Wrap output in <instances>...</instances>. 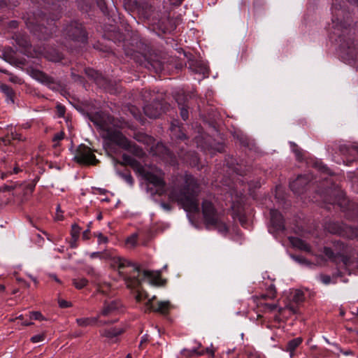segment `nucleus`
Segmentation results:
<instances>
[{"label":"nucleus","instance_id":"nucleus-1","mask_svg":"<svg viewBox=\"0 0 358 358\" xmlns=\"http://www.w3.org/2000/svg\"><path fill=\"white\" fill-rule=\"evenodd\" d=\"M332 34L337 37L341 49L350 57L354 56V41L350 28L351 20L349 14L341 4L334 2L331 7Z\"/></svg>","mask_w":358,"mask_h":358},{"label":"nucleus","instance_id":"nucleus-2","mask_svg":"<svg viewBox=\"0 0 358 358\" xmlns=\"http://www.w3.org/2000/svg\"><path fill=\"white\" fill-rule=\"evenodd\" d=\"M90 120L103 131V138L115 143L123 149L129 150L138 157H141L143 155V151L141 148L136 145L131 144L119 130L114 128L120 127V125L115 123L111 117L94 115L92 117Z\"/></svg>","mask_w":358,"mask_h":358},{"label":"nucleus","instance_id":"nucleus-3","mask_svg":"<svg viewBox=\"0 0 358 358\" xmlns=\"http://www.w3.org/2000/svg\"><path fill=\"white\" fill-rule=\"evenodd\" d=\"M199 185L195 178L186 174L185 185L182 188H173L169 194V199L177 201L187 212L198 213L199 211L197 195Z\"/></svg>","mask_w":358,"mask_h":358},{"label":"nucleus","instance_id":"nucleus-4","mask_svg":"<svg viewBox=\"0 0 358 358\" xmlns=\"http://www.w3.org/2000/svg\"><path fill=\"white\" fill-rule=\"evenodd\" d=\"M202 213L207 228L213 227L222 234L227 232L228 228L222 215L217 212L211 201L207 199L203 201Z\"/></svg>","mask_w":358,"mask_h":358},{"label":"nucleus","instance_id":"nucleus-5","mask_svg":"<svg viewBox=\"0 0 358 358\" xmlns=\"http://www.w3.org/2000/svg\"><path fill=\"white\" fill-rule=\"evenodd\" d=\"M110 265L114 269L118 271L119 274L124 279L127 286L135 287L140 283V280L138 278L130 277L127 272L124 271L126 268L131 266L133 268L134 271L139 273L141 268L138 266L120 257L112 258Z\"/></svg>","mask_w":358,"mask_h":358},{"label":"nucleus","instance_id":"nucleus-6","mask_svg":"<svg viewBox=\"0 0 358 358\" xmlns=\"http://www.w3.org/2000/svg\"><path fill=\"white\" fill-rule=\"evenodd\" d=\"M135 298L137 302H141L142 300L148 299V301L145 303L147 309L162 315H167L172 308L169 301H158L155 303L156 296L149 298L148 294L143 290L138 291Z\"/></svg>","mask_w":358,"mask_h":358},{"label":"nucleus","instance_id":"nucleus-7","mask_svg":"<svg viewBox=\"0 0 358 358\" xmlns=\"http://www.w3.org/2000/svg\"><path fill=\"white\" fill-rule=\"evenodd\" d=\"M66 37L71 40L85 43L87 41V35L83 25L78 22H72L67 24L64 29Z\"/></svg>","mask_w":358,"mask_h":358},{"label":"nucleus","instance_id":"nucleus-8","mask_svg":"<svg viewBox=\"0 0 358 358\" xmlns=\"http://www.w3.org/2000/svg\"><path fill=\"white\" fill-rule=\"evenodd\" d=\"M154 1H143L137 7L138 12L143 17L157 24L159 21L160 14L156 10Z\"/></svg>","mask_w":358,"mask_h":358},{"label":"nucleus","instance_id":"nucleus-9","mask_svg":"<svg viewBox=\"0 0 358 358\" xmlns=\"http://www.w3.org/2000/svg\"><path fill=\"white\" fill-rule=\"evenodd\" d=\"M327 229L331 234H338L348 238H353L358 236V229L351 226L337 222H329L327 227Z\"/></svg>","mask_w":358,"mask_h":358},{"label":"nucleus","instance_id":"nucleus-10","mask_svg":"<svg viewBox=\"0 0 358 358\" xmlns=\"http://www.w3.org/2000/svg\"><path fill=\"white\" fill-rule=\"evenodd\" d=\"M123 311V305L118 299L114 300H105L103 306L98 313L97 316L99 317L113 316Z\"/></svg>","mask_w":358,"mask_h":358},{"label":"nucleus","instance_id":"nucleus-11","mask_svg":"<svg viewBox=\"0 0 358 358\" xmlns=\"http://www.w3.org/2000/svg\"><path fill=\"white\" fill-rule=\"evenodd\" d=\"M169 108V104L164 101L156 100L143 108L145 115L150 118H157Z\"/></svg>","mask_w":358,"mask_h":358},{"label":"nucleus","instance_id":"nucleus-12","mask_svg":"<svg viewBox=\"0 0 358 358\" xmlns=\"http://www.w3.org/2000/svg\"><path fill=\"white\" fill-rule=\"evenodd\" d=\"M74 159L77 162L83 164H95L97 162L91 149L85 145L78 146Z\"/></svg>","mask_w":358,"mask_h":358},{"label":"nucleus","instance_id":"nucleus-13","mask_svg":"<svg viewBox=\"0 0 358 358\" xmlns=\"http://www.w3.org/2000/svg\"><path fill=\"white\" fill-rule=\"evenodd\" d=\"M323 253L331 262H334L336 264L342 263L345 267L350 266L353 263L352 260L349 257L345 256L341 252H336L331 248L328 247L324 248Z\"/></svg>","mask_w":358,"mask_h":358},{"label":"nucleus","instance_id":"nucleus-14","mask_svg":"<svg viewBox=\"0 0 358 358\" xmlns=\"http://www.w3.org/2000/svg\"><path fill=\"white\" fill-rule=\"evenodd\" d=\"M145 178L157 188L155 194L162 195L164 192L165 182L161 176L148 172L145 175Z\"/></svg>","mask_w":358,"mask_h":358},{"label":"nucleus","instance_id":"nucleus-15","mask_svg":"<svg viewBox=\"0 0 358 358\" xmlns=\"http://www.w3.org/2000/svg\"><path fill=\"white\" fill-rule=\"evenodd\" d=\"M309 182L308 176H299L296 180L290 182L289 187L295 194H301Z\"/></svg>","mask_w":358,"mask_h":358},{"label":"nucleus","instance_id":"nucleus-16","mask_svg":"<svg viewBox=\"0 0 358 358\" xmlns=\"http://www.w3.org/2000/svg\"><path fill=\"white\" fill-rule=\"evenodd\" d=\"M271 224L275 231L284 229V221L282 215L277 210L272 209L270 211Z\"/></svg>","mask_w":358,"mask_h":358},{"label":"nucleus","instance_id":"nucleus-17","mask_svg":"<svg viewBox=\"0 0 358 358\" xmlns=\"http://www.w3.org/2000/svg\"><path fill=\"white\" fill-rule=\"evenodd\" d=\"M143 277L149 279L150 284L156 286L162 285V279L160 278L159 271H152L144 270L143 272Z\"/></svg>","mask_w":358,"mask_h":358},{"label":"nucleus","instance_id":"nucleus-18","mask_svg":"<svg viewBox=\"0 0 358 358\" xmlns=\"http://www.w3.org/2000/svg\"><path fill=\"white\" fill-rule=\"evenodd\" d=\"M289 241L294 247L299 248V250L306 252L310 251V245L301 238H299L297 237H291L289 238Z\"/></svg>","mask_w":358,"mask_h":358},{"label":"nucleus","instance_id":"nucleus-19","mask_svg":"<svg viewBox=\"0 0 358 358\" xmlns=\"http://www.w3.org/2000/svg\"><path fill=\"white\" fill-rule=\"evenodd\" d=\"M120 164L121 165H129L133 168L138 167L140 166L139 162L136 159L126 154L122 155V162H120L116 160L115 164Z\"/></svg>","mask_w":358,"mask_h":358},{"label":"nucleus","instance_id":"nucleus-20","mask_svg":"<svg viewBox=\"0 0 358 358\" xmlns=\"http://www.w3.org/2000/svg\"><path fill=\"white\" fill-rule=\"evenodd\" d=\"M34 76L36 80H38L42 83L46 85H51L55 83L54 79L50 77L49 76H48L42 71H36V72H34Z\"/></svg>","mask_w":358,"mask_h":358},{"label":"nucleus","instance_id":"nucleus-21","mask_svg":"<svg viewBox=\"0 0 358 358\" xmlns=\"http://www.w3.org/2000/svg\"><path fill=\"white\" fill-rule=\"evenodd\" d=\"M124 332V330L120 328H111L110 329H105L101 331V335L108 338L116 337Z\"/></svg>","mask_w":358,"mask_h":358},{"label":"nucleus","instance_id":"nucleus-22","mask_svg":"<svg viewBox=\"0 0 358 358\" xmlns=\"http://www.w3.org/2000/svg\"><path fill=\"white\" fill-rule=\"evenodd\" d=\"M302 341L303 339L301 337L295 338L289 341L287 344L286 350L290 353L291 356H292L294 350L299 345H301Z\"/></svg>","mask_w":358,"mask_h":358},{"label":"nucleus","instance_id":"nucleus-23","mask_svg":"<svg viewBox=\"0 0 358 358\" xmlns=\"http://www.w3.org/2000/svg\"><path fill=\"white\" fill-rule=\"evenodd\" d=\"M39 29L42 34L41 37L43 39H46L48 37H50L55 32H56L57 27L55 26L50 24V27L48 28L45 27L43 24H41Z\"/></svg>","mask_w":358,"mask_h":358},{"label":"nucleus","instance_id":"nucleus-24","mask_svg":"<svg viewBox=\"0 0 358 358\" xmlns=\"http://www.w3.org/2000/svg\"><path fill=\"white\" fill-rule=\"evenodd\" d=\"M45 57L48 59L54 62H60L63 59L62 54L58 50L54 49L47 51L45 53Z\"/></svg>","mask_w":358,"mask_h":358},{"label":"nucleus","instance_id":"nucleus-25","mask_svg":"<svg viewBox=\"0 0 358 358\" xmlns=\"http://www.w3.org/2000/svg\"><path fill=\"white\" fill-rule=\"evenodd\" d=\"M0 90L6 96L7 101L13 103L14 92L13 89L10 86L3 84L1 85Z\"/></svg>","mask_w":358,"mask_h":358},{"label":"nucleus","instance_id":"nucleus-26","mask_svg":"<svg viewBox=\"0 0 358 358\" xmlns=\"http://www.w3.org/2000/svg\"><path fill=\"white\" fill-rule=\"evenodd\" d=\"M99 317L78 318L76 320L77 324L80 327H87L94 324L98 322Z\"/></svg>","mask_w":358,"mask_h":358},{"label":"nucleus","instance_id":"nucleus-27","mask_svg":"<svg viewBox=\"0 0 358 358\" xmlns=\"http://www.w3.org/2000/svg\"><path fill=\"white\" fill-rule=\"evenodd\" d=\"M180 109V115L183 120H187L189 117L188 106L185 103H182L178 98H176Z\"/></svg>","mask_w":358,"mask_h":358},{"label":"nucleus","instance_id":"nucleus-28","mask_svg":"<svg viewBox=\"0 0 358 358\" xmlns=\"http://www.w3.org/2000/svg\"><path fill=\"white\" fill-rule=\"evenodd\" d=\"M148 69H152L156 73L161 72L164 69V65L159 61H155L153 62H148L145 64Z\"/></svg>","mask_w":358,"mask_h":358},{"label":"nucleus","instance_id":"nucleus-29","mask_svg":"<svg viewBox=\"0 0 358 358\" xmlns=\"http://www.w3.org/2000/svg\"><path fill=\"white\" fill-rule=\"evenodd\" d=\"M80 227L77 224H73L71 226V235L72 239H74V242H76L80 233Z\"/></svg>","mask_w":358,"mask_h":358},{"label":"nucleus","instance_id":"nucleus-30","mask_svg":"<svg viewBox=\"0 0 358 358\" xmlns=\"http://www.w3.org/2000/svg\"><path fill=\"white\" fill-rule=\"evenodd\" d=\"M303 300H304L303 292L299 289L295 290L293 297H292V301L296 303H300L303 302Z\"/></svg>","mask_w":358,"mask_h":358},{"label":"nucleus","instance_id":"nucleus-31","mask_svg":"<svg viewBox=\"0 0 358 358\" xmlns=\"http://www.w3.org/2000/svg\"><path fill=\"white\" fill-rule=\"evenodd\" d=\"M117 174L124 179L129 185H133L134 184V178L129 172L122 173L120 171L117 172Z\"/></svg>","mask_w":358,"mask_h":358},{"label":"nucleus","instance_id":"nucleus-32","mask_svg":"<svg viewBox=\"0 0 358 358\" xmlns=\"http://www.w3.org/2000/svg\"><path fill=\"white\" fill-rule=\"evenodd\" d=\"M88 281L85 278H78L73 280V284L77 289H82L85 287L87 284Z\"/></svg>","mask_w":358,"mask_h":358},{"label":"nucleus","instance_id":"nucleus-33","mask_svg":"<svg viewBox=\"0 0 358 358\" xmlns=\"http://www.w3.org/2000/svg\"><path fill=\"white\" fill-rule=\"evenodd\" d=\"M234 169L239 175L245 174L246 171H249V168L244 165L243 162L238 163Z\"/></svg>","mask_w":358,"mask_h":358},{"label":"nucleus","instance_id":"nucleus-34","mask_svg":"<svg viewBox=\"0 0 358 358\" xmlns=\"http://www.w3.org/2000/svg\"><path fill=\"white\" fill-rule=\"evenodd\" d=\"M345 195L343 192H339L338 194L337 197L332 201V203H337L339 205L341 208H344L343 206V203H345Z\"/></svg>","mask_w":358,"mask_h":358},{"label":"nucleus","instance_id":"nucleus-35","mask_svg":"<svg viewBox=\"0 0 358 358\" xmlns=\"http://www.w3.org/2000/svg\"><path fill=\"white\" fill-rule=\"evenodd\" d=\"M86 273L87 275H91L92 277L97 279L99 277V274L95 271V269L92 266H87L86 268Z\"/></svg>","mask_w":358,"mask_h":358},{"label":"nucleus","instance_id":"nucleus-36","mask_svg":"<svg viewBox=\"0 0 358 358\" xmlns=\"http://www.w3.org/2000/svg\"><path fill=\"white\" fill-rule=\"evenodd\" d=\"M29 317L31 320H42L43 317L42 314L38 311H33L29 313Z\"/></svg>","mask_w":358,"mask_h":358},{"label":"nucleus","instance_id":"nucleus-37","mask_svg":"<svg viewBox=\"0 0 358 358\" xmlns=\"http://www.w3.org/2000/svg\"><path fill=\"white\" fill-rule=\"evenodd\" d=\"M315 166L321 171L327 173L328 174H331L329 169L324 164H322L321 162H316Z\"/></svg>","mask_w":358,"mask_h":358},{"label":"nucleus","instance_id":"nucleus-38","mask_svg":"<svg viewBox=\"0 0 358 358\" xmlns=\"http://www.w3.org/2000/svg\"><path fill=\"white\" fill-rule=\"evenodd\" d=\"M137 240V235L136 234H132L131 236L127 238V243L128 244L131 245L132 246H134L136 243Z\"/></svg>","mask_w":358,"mask_h":358},{"label":"nucleus","instance_id":"nucleus-39","mask_svg":"<svg viewBox=\"0 0 358 358\" xmlns=\"http://www.w3.org/2000/svg\"><path fill=\"white\" fill-rule=\"evenodd\" d=\"M44 335L43 334H38V335H35L34 336H32L31 338V341L33 342V343H39L41 341H43L44 340Z\"/></svg>","mask_w":358,"mask_h":358},{"label":"nucleus","instance_id":"nucleus-40","mask_svg":"<svg viewBox=\"0 0 358 358\" xmlns=\"http://www.w3.org/2000/svg\"><path fill=\"white\" fill-rule=\"evenodd\" d=\"M97 4L99 6L101 10L103 12V13H107V7L106 6L105 2L103 0H98Z\"/></svg>","mask_w":358,"mask_h":358},{"label":"nucleus","instance_id":"nucleus-41","mask_svg":"<svg viewBox=\"0 0 358 358\" xmlns=\"http://www.w3.org/2000/svg\"><path fill=\"white\" fill-rule=\"evenodd\" d=\"M58 303L59 307L62 308H68L71 306V303L70 302L65 301L64 299H59Z\"/></svg>","mask_w":358,"mask_h":358},{"label":"nucleus","instance_id":"nucleus-42","mask_svg":"<svg viewBox=\"0 0 358 358\" xmlns=\"http://www.w3.org/2000/svg\"><path fill=\"white\" fill-rule=\"evenodd\" d=\"M98 238V243H106L108 241V239L106 236H103L101 233H99L96 235Z\"/></svg>","mask_w":358,"mask_h":358},{"label":"nucleus","instance_id":"nucleus-43","mask_svg":"<svg viewBox=\"0 0 358 358\" xmlns=\"http://www.w3.org/2000/svg\"><path fill=\"white\" fill-rule=\"evenodd\" d=\"M292 257L294 260L300 264H306L308 262L305 258L301 256L292 255Z\"/></svg>","mask_w":358,"mask_h":358},{"label":"nucleus","instance_id":"nucleus-44","mask_svg":"<svg viewBox=\"0 0 358 358\" xmlns=\"http://www.w3.org/2000/svg\"><path fill=\"white\" fill-rule=\"evenodd\" d=\"M10 136V139H12V140H19V141L22 140L21 134H17L16 132H11Z\"/></svg>","mask_w":358,"mask_h":358},{"label":"nucleus","instance_id":"nucleus-45","mask_svg":"<svg viewBox=\"0 0 358 358\" xmlns=\"http://www.w3.org/2000/svg\"><path fill=\"white\" fill-rule=\"evenodd\" d=\"M57 110L59 117L64 116L65 113V108L64 106L58 105L57 106Z\"/></svg>","mask_w":358,"mask_h":358},{"label":"nucleus","instance_id":"nucleus-46","mask_svg":"<svg viewBox=\"0 0 358 358\" xmlns=\"http://www.w3.org/2000/svg\"><path fill=\"white\" fill-rule=\"evenodd\" d=\"M320 278L322 282L325 285H327L331 282V278L329 275H322Z\"/></svg>","mask_w":358,"mask_h":358},{"label":"nucleus","instance_id":"nucleus-47","mask_svg":"<svg viewBox=\"0 0 358 358\" xmlns=\"http://www.w3.org/2000/svg\"><path fill=\"white\" fill-rule=\"evenodd\" d=\"M199 67V69H196V71L199 73H202L205 75L208 73V68L204 65H201Z\"/></svg>","mask_w":358,"mask_h":358},{"label":"nucleus","instance_id":"nucleus-48","mask_svg":"<svg viewBox=\"0 0 358 358\" xmlns=\"http://www.w3.org/2000/svg\"><path fill=\"white\" fill-rule=\"evenodd\" d=\"M87 73L90 76L94 78L98 82L99 74L96 72H95L94 70H88V71H87Z\"/></svg>","mask_w":358,"mask_h":358},{"label":"nucleus","instance_id":"nucleus-49","mask_svg":"<svg viewBox=\"0 0 358 358\" xmlns=\"http://www.w3.org/2000/svg\"><path fill=\"white\" fill-rule=\"evenodd\" d=\"M64 134L63 132L57 133L55 135L53 138L54 141H59L64 138Z\"/></svg>","mask_w":358,"mask_h":358},{"label":"nucleus","instance_id":"nucleus-50","mask_svg":"<svg viewBox=\"0 0 358 358\" xmlns=\"http://www.w3.org/2000/svg\"><path fill=\"white\" fill-rule=\"evenodd\" d=\"M294 153H295V155H296V158H297L298 159H301L302 158L303 155H302V152H301V151L300 150V149H299V148H294Z\"/></svg>","mask_w":358,"mask_h":358},{"label":"nucleus","instance_id":"nucleus-51","mask_svg":"<svg viewBox=\"0 0 358 358\" xmlns=\"http://www.w3.org/2000/svg\"><path fill=\"white\" fill-rule=\"evenodd\" d=\"M161 206L166 210L169 211L171 210V206L166 203L162 202L161 203Z\"/></svg>","mask_w":358,"mask_h":358},{"label":"nucleus","instance_id":"nucleus-52","mask_svg":"<svg viewBox=\"0 0 358 358\" xmlns=\"http://www.w3.org/2000/svg\"><path fill=\"white\" fill-rule=\"evenodd\" d=\"M90 233V229H87V230L84 231L83 233V238L87 240L89 238L88 234Z\"/></svg>","mask_w":358,"mask_h":358},{"label":"nucleus","instance_id":"nucleus-53","mask_svg":"<svg viewBox=\"0 0 358 358\" xmlns=\"http://www.w3.org/2000/svg\"><path fill=\"white\" fill-rule=\"evenodd\" d=\"M286 308H287L292 313H296V308L293 306H292V305H287L286 306Z\"/></svg>","mask_w":358,"mask_h":358},{"label":"nucleus","instance_id":"nucleus-54","mask_svg":"<svg viewBox=\"0 0 358 358\" xmlns=\"http://www.w3.org/2000/svg\"><path fill=\"white\" fill-rule=\"evenodd\" d=\"M115 322V320L100 321V324L101 325L110 324H112V323H113Z\"/></svg>","mask_w":358,"mask_h":358},{"label":"nucleus","instance_id":"nucleus-55","mask_svg":"<svg viewBox=\"0 0 358 358\" xmlns=\"http://www.w3.org/2000/svg\"><path fill=\"white\" fill-rule=\"evenodd\" d=\"M172 4L180 5L183 0H169Z\"/></svg>","mask_w":358,"mask_h":358},{"label":"nucleus","instance_id":"nucleus-56","mask_svg":"<svg viewBox=\"0 0 358 358\" xmlns=\"http://www.w3.org/2000/svg\"><path fill=\"white\" fill-rule=\"evenodd\" d=\"M100 252H92L91 255H90V257L91 258H95V257H97L100 255Z\"/></svg>","mask_w":358,"mask_h":358},{"label":"nucleus","instance_id":"nucleus-57","mask_svg":"<svg viewBox=\"0 0 358 358\" xmlns=\"http://www.w3.org/2000/svg\"><path fill=\"white\" fill-rule=\"evenodd\" d=\"M136 109L135 108H133L131 110V112L132 113V114L134 115V117L136 118V119H138V115L136 113L135 110Z\"/></svg>","mask_w":358,"mask_h":358},{"label":"nucleus","instance_id":"nucleus-58","mask_svg":"<svg viewBox=\"0 0 358 358\" xmlns=\"http://www.w3.org/2000/svg\"><path fill=\"white\" fill-rule=\"evenodd\" d=\"M20 171H21V169H20V168H18V167H15V168L13 169V172H11V173H13L17 174V173H18Z\"/></svg>","mask_w":358,"mask_h":358},{"label":"nucleus","instance_id":"nucleus-59","mask_svg":"<svg viewBox=\"0 0 358 358\" xmlns=\"http://www.w3.org/2000/svg\"><path fill=\"white\" fill-rule=\"evenodd\" d=\"M70 245L72 248H76V242H74V239H72L71 238V241L70 242Z\"/></svg>","mask_w":358,"mask_h":358},{"label":"nucleus","instance_id":"nucleus-60","mask_svg":"<svg viewBox=\"0 0 358 358\" xmlns=\"http://www.w3.org/2000/svg\"><path fill=\"white\" fill-rule=\"evenodd\" d=\"M56 219L57 220H62L63 219V216L58 213H57Z\"/></svg>","mask_w":358,"mask_h":358},{"label":"nucleus","instance_id":"nucleus-61","mask_svg":"<svg viewBox=\"0 0 358 358\" xmlns=\"http://www.w3.org/2000/svg\"><path fill=\"white\" fill-rule=\"evenodd\" d=\"M350 150L352 152H358V147L357 146H353L350 148Z\"/></svg>","mask_w":358,"mask_h":358},{"label":"nucleus","instance_id":"nucleus-62","mask_svg":"<svg viewBox=\"0 0 358 358\" xmlns=\"http://www.w3.org/2000/svg\"><path fill=\"white\" fill-rule=\"evenodd\" d=\"M178 138H180V139H185V138H186V136H185V134L182 133L181 134H180L178 136Z\"/></svg>","mask_w":358,"mask_h":358},{"label":"nucleus","instance_id":"nucleus-63","mask_svg":"<svg viewBox=\"0 0 358 358\" xmlns=\"http://www.w3.org/2000/svg\"><path fill=\"white\" fill-rule=\"evenodd\" d=\"M6 6V2L3 0H0V7Z\"/></svg>","mask_w":358,"mask_h":358},{"label":"nucleus","instance_id":"nucleus-64","mask_svg":"<svg viewBox=\"0 0 358 358\" xmlns=\"http://www.w3.org/2000/svg\"><path fill=\"white\" fill-rule=\"evenodd\" d=\"M343 354L345 355H352V352L351 350L345 351V352H343Z\"/></svg>","mask_w":358,"mask_h":358}]
</instances>
